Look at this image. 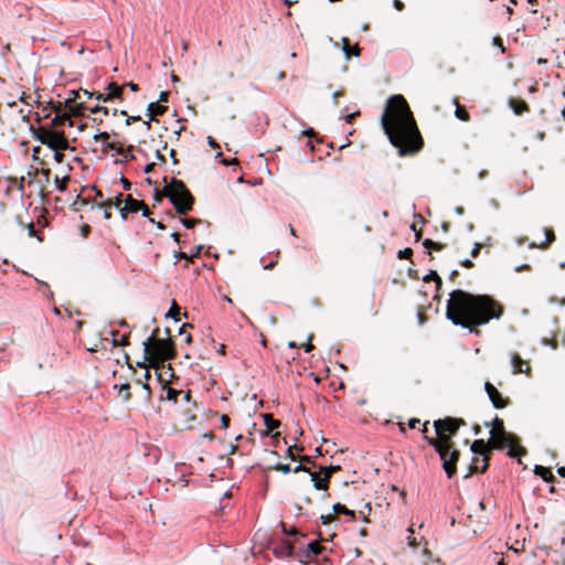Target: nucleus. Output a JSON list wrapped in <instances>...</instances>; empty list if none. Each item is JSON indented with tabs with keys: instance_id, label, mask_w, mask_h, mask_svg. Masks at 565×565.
I'll list each match as a JSON object with an SVG mask.
<instances>
[{
	"instance_id": "51",
	"label": "nucleus",
	"mask_w": 565,
	"mask_h": 565,
	"mask_svg": "<svg viewBox=\"0 0 565 565\" xmlns=\"http://www.w3.org/2000/svg\"><path fill=\"white\" fill-rule=\"evenodd\" d=\"M93 189L95 191V201H98V203L105 202L106 200H104V194L102 190L97 189L96 186H94Z\"/></svg>"
},
{
	"instance_id": "52",
	"label": "nucleus",
	"mask_w": 565,
	"mask_h": 565,
	"mask_svg": "<svg viewBox=\"0 0 565 565\" xmlns=\"http://www.w3.org/2000/svg\"><path fill=\"white\" fill-rule=\"evenodd\" d=\"M75 103H76V102H74V98L67 97V98L65 99L64 104H62V105H63V107L67 108V109H68V111H67V113H70V111H71V109L73 108V106H74V104H75Z\"/></svg>"
},
{
	"instance_id": "55",
	"label": "nucleus",
	"mask_w": 565,
	"mask_h": 565,
	"mask_svg": "<svg viewBox=\"0 0 565 565\" xmlns=\"http://www.w3.org/2000/svg\"><path fill=\"white\" fill-rule=\"evenodd\" d=\"M94 139H95L96 141H98V140L106 141V140H108V139H109V134H108V132H106V131L100 132V134H98V135H95Z\"/></svg>"
},
{
	"instance_id": "29",
	"label": "nucleus",
	"mask_w": 565,
	"mask_h": 565,
	"mask_svg": "<svg viewBox=\"0 0 565 565\" xmlns=\"http://www.w3.org/2000/svg\"><path fill=\"white\" fill-rule=\"evenodd\" d=\"M321 553V547L320 545L315 542V541H311L307 544V547H306V556H318L320 555Z\"/></svg>"
},
{
	"instance_id": "41",
	"label": "nucleus",
	"mask_w": 565,
	"mask_h": 565,
	"mask_svg": "<svg viewBox=\"0 0 565 565\" xmlns=\"http://www.w3.org/2000/svg\"><path fill=\"white\" fill-rule=\"evenodd\" d=\"M121 116H126V125L129 126L132 122L141 120L140 116H129L126 110H120Z\"/></svg>"
},
{
	"instance_id": "18",
	"label": "nucleus",
	"mask_w": 565,
	"mask_h": 565,
	"mask_svg": "<svg viewBox=\"0 0 565 565\" xmlns=\"http://www.w3.org/2000/svg\"><path fill=\"white\" fill-rule=\"evenodd\" d=\"M509 106L511 107V109L513 110V113L518 116L524 114V113H529L530 111V106L529 104L521 99V98H516V97H512L509 99Z\"/></svg>"
},
{
	"instance_id": "5",
	"label": "nucleus",
	"mask_w": 565,
	"mask_h": 565,
	"mask_svg": "<svg viewBox=\"0 0 565 565\" xmlns=\"http://www.w3.org/2000/svg\"><path fill=\"white\" fill-rule=\"evenodd\" d=\"M167 182V178H164ZM163 194L170 199L177 213L183 215L192 210L194 198L183 181L172 178L170 183H166Z\"/></svg>"
},
{
	"instance_id": "50",
	"label": "nucleus",
	"mask_w": 565,
	"mask_h": 565,
	"mask_svg": "<svg viewBox=\"0 0 565 565\" xmlns=\"http://www.w3.org/2000/svg\"><path fill=\"white\" fill-rule=\"evenodd\" d=\"M320 519H321L322 524H324V525H328L329 523H331L334 520L333 514H331V513L322 514L320 516Z\"/></svg>"
},
{
	"instance_id": "27",
	"label": "nucleus",
	"mask_w": 565,
	"mask_h": 565,
	"mask_svg": "<svg viewBox=\"0 0 565 565\" xmlns=\"http://www.w3.org/2000/svg\"><path fill=\"white\" fill-rule=\"evenodd\" d=\"M84 110H86V100L76 102L71 109L70 117H81L84 115Z\"/></svg>"
},
{
	"instance_id": "40",
	"label": "nucleus",
	"mask_w": 565,
	"mask_h": 565,
	"mask_svg": "<svg viewBox=\"0 0 565 565\" xmlns=\"http://www.w3.org/2000/svg\"><path fill=\"white\" fill-rule=\"evenodd\" d=\"M280 527H281V532L285 535L294 536V535L297 534V529L296 527L291 526V527L287 529V525L284 522H280Z\"/></svg>"
},
{
	"instance_id": "20",
	"label": "nucleus",
	"mask_w": 565,
	"mask_h": 565,
	"mask_svg": "<svg viewBox=\"0 0 565 565\" xmlns=\"http://www.w3.org/2000/svg\"><path fill=\"white\" fill-rule=\"evenodd\" d=\"M157 379L159 382H164L162 388L166 391V397H161L162 399L166 398L168 401H172L173 403L178 402V396L182 394L181 391L171 388L168 386V383L163 380L162 375L157 373Z\"/></svg>"
},
{
	"instance_id": "42",
	"label": "nucleus",
	"mask_w": 565,
	"mask_h": 565,
	"mask_svg": "<svg viewBox=\"0 0 565 565\" xmlns=\"http://www.w3.org/2000/svg\"><path fill=\"white\" fill-rule=\"evenodd\" d=\"M413 255V249H397L398 259H408Z\"/></svg>"
},
{
	"instance_id": "15",
	"label": "nucleus",
	"mask_w": 565,
	"mask_h": 565,
	"mask_svg": "<svg viewBox=\"0 0 565 565\" xmlns=\"http://www.w3.org/2000/svg\"><path fill=\"white\" fill-rule=\"evenodd\" d=\"M510 362H511L513 374L524 373L527 376H531V367L526 364V362L518 353H513L511 355Z\"/></svg>"
},
{
	"instance_id": "12",
	"label": "nucleus",
	"mask_w": 565,
	"mask_h": 565,
	"mask_svg": "<svg viewBox=\"0 0 565 565\" xmlns=\"http://www.w3.org/2000/svg\"><path fill=\"white\" fill-rule=\"evenodd\" d=\"M484 390L494 408L500 409L508 405L509 398L503 397L490 382L484 383Z\"/></svg>"
},
{
	"instance_id": "59",
	"label": "nucleus",
	"mask_w": 565,
	"mask_h": 565,
	"mask_svg": "<svg viewBox=\"0 0 565 565\" xmlns=\"http://www.w3.org/2000/svg\"><path fill=\"white\" fill-rule=\"evenodd\" d=\"M108 148L111 149V150H116V152L119 153V154H124L125 153V149L121 146L117 147L115 143H109Z\"/></svg>"
},
{
	"instance_id": "58",
	"label": "nucleus",
	"mask_w": 565,
	"mask_h": 565,
	"mask_svg": "<svg viewBox=\"0 0 565 565\" xmlns=\"http://www.w3.org/2000/svg\"><path fill=\"white\" fill-rule=\"evenodd\" d=\"M109 334L111 337L113 345H117V340L119 337V332L117 330H110Z\"/></svg>"
},
{
	"instance_id": "63",
	"label": "nucleus",
	"mask_w": 565,
	"mask_h": 565,
	"mask_svg": "<svg viewBox=\"0 0 565 565\" xmlns=\"http://www.w3.org/2000/svg\"><path fill=\"white\" fill-rule=\"evenodd\" d=\"M124 190L128 191L131 188V183L129 180H127L125 177H121L120 179Z\"/></svg>"
},
{
	"instance_id": "24",
	"label": "nucleus",
	"mask_w": 565,
	"mask_h": 565,
	"mask_svg": "<svg viewBox=\"0 0 565 565\" xmlns=\"http://www.w3.org/2000/svg\"><path fill=\"white\" fill-rule=\"evenodd\" d=\"M454 104L456 105L455 116L462 121H469L470 115L466 108L459 104L457 98L454 99Z\"/></svg>"
},
{
	"instance_id": "57",
	"label": "nucleus",
	"mask_w": 565,
	"mask_h": 565,
	"mask_svg": "<svg viewBox=\"0 0 565 565\" xmlns=\"http://www.w3.org/2000/svg\"><path fill=\"white\" fill-rule=\"evenodd\" d=\"M529 269H531V266L527 263H523V264L514 267V271H516V273L522 271V270H529Z\"/></svg>"
},
{
	"instance_id": "61",
	"label": "nucleus",
	"mask_w": 565,
	"mask_h": 565,
	"mask_svg": "<svg viewBox=\"0 0 565 565\" xmlns=\"http://www.w3.org/2000/svg\"><path fill=\"white\" fill-rule=\"evenodd\" d=\"M128 344V335L122 334L120 339L117 340V345L126 347Z\"/></svg>"
},
{
	"instance_id": "11",
	"label": "nucleus",
	"mask_w": 565,
	"mask_h": 565,
	"mask_svg": "<svg viewBox=\"0 0 565 565\" xmlns=\"http://www.w3.org/2000/svg\"><path fill=\"white\" fill-rule=\"evenodd\" d=\"M153 344H154V349H156L157 353L162 359L171 360L174 358V354H175L174 345L169 338H167V339L159 338L153 342Z\"/></svg>"
},
{
	"instance_id": "48",
	"label": "nucleus",
	"mask_w": 565,
	"mask_h": 565,
	"mask_svg": "<svg viewBox=\"0 0 565 565\" xmlns=\"http://www.w3.org/2000/svg\"><path fill=\"white\" fill-rule=\"evenodd\" d=\"M174 307H177V303L175 301L173 300L172 301V307L171 309L166 313V318H172L175 322H178L180 320L179 316L178 315H174L172 312V310L174 309Z\"/></svg>"
},
{
	"instance_id": "22",
	"label": "nucleus",
	"mask_w": 565,
	"mask_h": 565,
	"mask_svg": "<svg viewBox=\"0 0 565 565\" xmlns=\"http://www.w3.org/2000/svg\"><path fill=\"white\" fill-rule=\"evenodd\" d=\"M534 473L539 477H541L545 482L552 483L555 480V477L551 470V468L536 465L534 467Z\"/></svg>"
},
{
	"instance_id": "62",
	"label": "nucleus",
	"mask_w": 565,
	"mask_h": 565,
	"mask_svg": "<svg viewBox=\"0 0 565 565\" xmlns=\"http://www.w3.org/2000/svg\"><path fill=\"white\" fill-rule=\"evenodd\" d=\"M26 232H28V235H29V236H35V235H36V231H35V227H34V224H33V223H30V224L26 226Z\"/></svg>"
},
{
	"instance_id": "31",
	"label": "nucleus",
	"mask_w": 565,
	"mask_h": 565,
	"mask_svg": "<svg viewBox=\"0 0 565 565\" xmlns=\"http://www.w3.org/2000/svg\"><path fill=\"white\" fill-rule=\"evenodd\" d=\"M340 469V466H319V471L323 475V479L326 481H329L331 478V475L333 471H337Z\"/></svg>"
},
{
	"instance_id": "37",
	"label": "nucleus",
	"mask_w": 565,
	"mask_h": 565,
	"mask_svg": "<svg viewBox=\"0 0 565 565\" xmlns=\"http://www.w3.org/2000/svg\"><path fill=\"white\" fill-rule=\"evenodd\" d=\"M419 224H424V220L420 218L419 222L413 223L411 226L412 232L414 233L415 242H418V239L422 236V226Z\"/></svg>"
},
{
	"instance_id": "47",
	"label": "nucleus",
	"mask_w": 565,
	"mask_h": 565,
	"mask_svg": "<svg viewBox=\"0 0 565 565\" xmlns=\"http://www.w3.org/2000/svg\"><path fill=\"white\" fill-rule=\"evenodd\" d=\"M36 281L42 285L45 289H43V294L47 296V298L52 299L53 298V292L49 289V285L45 282V281H42V280H39L36 279Z\"/></svg>"
},
{
	"instance_id": "33",
	"label": "nucleus",
	"mask_w": 565,
	"mask_h": 565,
	"mask_svg": "<svg viewBox=\"0 0 565 565\" xmlns=\"http://www.w3.org/2000/svg\"><path fill=\"white\" fill-rule=\"evenodd\" d=\"M97 207L103 211L104 217L109 220L111 217V203L110 202H99L97 203Z\"/></svg>"
},
{
	"instance_id": "7",
	"label": "nucleus",
	"mask_w": 565,
	"mask_h": 565,
	"mask_svg": "<svg viewBox=\"0 0 565 565\" xmlns=\"http://www.w3.org/2000/svg\"><path fill=\"white\" fill-rule=\"evenodd\" d=\"M465 425L466 422L457 417H446L434 420L435 433L439 439L449 438L450 441H452L451 439L456 436L459 428Z\"/></svg>"
},
{
	"instance_id": "44",
	"label": "nucleus",
	"mask_w": 565,
	"mask_h": 565,
	"mask_svg": "<svg viewBox=\"0 0 565 565\" xmlns=\"http://www.w3.org/2000/svg\"><path fill=\"white\" fill-rule=\"evenodd\" d=\"M129 390H130V385L128 383H124L120 385V391L125 393V395H124L125 402L129 401V398H130Z\"/></svg>"
},
{
	"instance_id": "60",
	"label": "nucleus",
	"mask_w": 565,
	"mask_h": 565,
	"mask_svg": "<svg viewBox=\"0 0 565 565\" xmlns=\"http://www.w3.org/2000/svg\"><path fill=\"white\" fill-rule=\"evenodd\" d=\"M137 382L142 385V388L147 392L146 397H148L151 394L150 385L147 382H142L141 379H139Z\"/></svg>"
},
{
	"instance_id": "14",
	"label": "nucleus",
	"mask_w": 565,
	"mask_h": 565,
	"mask_svg": "<svg viewBox=\"0 0 565 565\" xmlns=\"http://www.w3.org/2000/svg\"><path fill=\"white\" fill-rule=\"evenodd\" d=\"M273 553L277 558H289L294 555V546L286 540H280L274 547Z\"/></svg>"
},
{
	"instance_id": "10",
	"label": "nucleus",
	"mask_w": 565,
	"mask_h": 565,
	"mask_svg": "<svg viewBox=\"0 0 565 565\" xmlns=\"http://www.w3.org/2000/svg\"><path fill=\"white\" fill-rule=\"evenodd\" d=\"M125 85H118L115 82H111L107 86V93L95 92V99L98 102H109L111 99H122Z\"/></svg>"
},
{
	"instance_id": "43",
	"label": "nucleus",
	"mask_w": 565,
	"mask_h": 565,
	"mask_svg": "<svg viewBox=\"0 0 565 565\" xmlns=\"http://www.w3.org/2000/svg\"><path fill=\"white\" fill-rule=\"evenodd\" d=\"M279 257V249L276 250L275 256L265 265H263L264 269H271L275 264L277 263V259Z\"/></svg>"
},
{
	"instance_id": "6",
	"label": "nucleus",
	"mask_w": 565,
	"mask_h": 565,
	"mask_svg": "<svg viewBox=\"0 0 565 565\" xmlns=\"http://www.w3.org/2000/svg\"><path fill=\"white\" fill-rule=\"evenodd\" d=\"M31 131L35 140L51 150H67L71 148L70 141L63 130L53 129L44 125L38 128L31 127Z\"/></svg>"
},
{
	"instance_id": "39",
	"label": "nucleus",
	"mask_w": 565,
	"mask_h": 565,
	"mask_svg": "<svg viewBox=\"0 0 565 565\" xmlns=\"http://www.w3.org/2000/svg\"><path fill=\"white\" fill-rule=\"evenodd\" d=\"M274 469L278 470V471H281L284 475H288V473L291 472V467L288 463H279V462H277L274 466Z\"/></svg>"
},
{
	"instance_id": "26",
	"label": "nucleus",
	"mask_w": 565,
	"mask_h": 565,
	"mask_svg": "<svg viewBox=\"0 0 565 565\" xmlns=\"http://www.w3.org/2000/svg\"><path fill=\"white\" fill-rule=\"evenodd\" d=\"M309 477H310V481L312 482V486L316 490H326L327 489L329 481H326L324 479L323 480L318 479L317 473L312 472V471H309Z\"/></svg>"
},
{
	"instance_id": "9",
	"label": "nucleus",
	"mask_w": 565,
	"mask_h": 565,
	"mask_svg": "<svg viewBox=\"0 0 565 565\" xmlns=\"http://www.w3.org/2000/svg\"><path fill=\"white\" fill-rule=\"evenodd\" d=\"M51 110L55 113L54 118L51 120V125L49 127H52L53 129H57L58 127L65 125V122L68 124V126H73L74 121L70 117L68 113L61 114L63 109V105L61 102H50Z\"/></svg>"
},
{
	"instance_id": "36",
	"label": "nucleus",
	"mask_w": 565,
	"mask_h": 565,
	"mask_svg": "<svg viewBox=\"0 0 565 565\" xmlns=\"http://www.w3.org/2000/svg\"><path fill=\"white\" fill-rule=\"evenodd\" d=\"M41 151H42L41 147H39V146L33 147L32 159H33V161L38 162L39 166H46V162L40 158Z\"/></svg>"
},
{
	"instance_id": "28",
	"label": "nucleus",
	"mask_w": 565,
	"mask_h": 565,
	"mask_svg": "<svg viewBox=\"0 0 565 565\" xmlns=\"http://www.w3.org/2000/svg\"><path fill=\"white\" fill-rule=\"evenodd\" d=\"M71 94L72 96H70L71 98H74V102H77V100H83V96H86V99H90V98H95V92L93 93H89L88 90L86 89H78V90H71Z\"/></svg>"
},
{
	"instance_id": "19",
	"label": "nucleus",
	"mask_w": 565,
	"mask_h": 565,
	"mask_svg": "<svg viewBox=\"0 0 565 565\" xmlns=\"http://www.w3.org/2000/svg\"><path fill=\"white\" fill-rule=\"evenodd\" d=\"M205 250V254L210 255V249H189V254L184 249H172V256L173 258L180 259V258H188V257H200L202 255V252Z\"/></svg>"
},
{
	"instance_id": "49",
	"label": "nucleus",
	"mask_w": 565,
	"mask_h": 565,
	"mask_svg": "<svg viewBox=\"0 0 565 565\" xmlns=\"http://www.w3.org/2000/svg\"><path fill=\"white\" fill-rule=\"evenodd\" d=\"M53 151H54V160H55V162L62 163L64 161V158H65V156L63 153L64 150H53Z\"/></svg>"
},
{
	"instance_id": "16",
	"label": "nucleus",
	"mask_w": 565,
	"mask_h": 565,
	"mask_svg": "<svg viewBox=\"0 0 565 565\" xmlns=\"http://www.w3.org/2000/svg\"><path fill=\"white\" fill-rule=\"evenodd\" d=\"M156 331H157V330H154V331L152 332L151 337H149L148 339H146V340L142 342V360L137 362V366H139V367H145V369H146V372H145V374H143V379H145V381H148V379L150 377V372H149V370L146 367V362H147V360H148V355H149V347H150V344L152 343V337H154Z\"/></svg>"
},
{
	"instance_id": "46",
	"label": "nucleus",
	"mask_w": 565,
	"mask_h": 565,
	"mask_svg": "<svg viewBox=\"0 0 565 565\" xmlns=\"http://www.w3.org/2000/svg\"><path fill=\"white\" fill-rule=\"evenodd\" d=\"M423 247H445V245L434 242L430 238H426L423 242Z\"/></svg>"
},
{
	"instance_id": "1",
	"label": "nucleus",
	"mask_w": 565,
	"mask_h": 565,
	"mask_svg": "<svg viewBox=\"0 0 565 565\" xmlns=\"http://www.w3.org/2000/svg\"><path fill=\"white\" fill-rule=\"evenodd\" d=\"M381 125L401 157L413 156L423 149L424 139L403 95H393L387 99Z\"/></svg>"
},
{
	"instance_id": "54",
	"label": "nucleus",
	"mask_w": 565,
	"mask_h": 565,
	"mask_svg": "<svg viewBox=\"0 0 565 565\" xmlns=\"http://www.w3.org/2000/svg\"><path fill=\"white\" fill-rule=\"evenodd\" d=\"M291 471H292V472H295V473H296V472H299V471H306V472H308V473H309V471H310V470H309L305 465H302V463L300 462L299 465H297V466H295L294 468H291Z\"/></svg>"
},
{
	"instance_id": "45",
	"label": "nucleus",
	"mask_w": 565,
	"mask_h": 565,
	"mask_svg": "<svg viewBox=\"0 0 565 565\" xmlns=\"http://www.w3.org/2000/svg\"><path fill=\"white\" fill-rule=\"evenodd\" d=\"M180 222L186 227V228H192L195 223H198L199 221L198 220H194V218H180Z\"/></svg>"
},
{
	"instance_id": "53",
	"label": "nucleus",
	"mask_w": 565,
	"mask_h": 565,
	"mask_svg": "<svg viewBox=\"0 0 565 565\" xmlns=\"http://www.w3.org/2000/svg\"><path fill=\"white\" fill-rule=\"evenodd\" d=\"M220 422L224 429H226L230 426V417L227 415H221Z\"/></svg>"
},
{
	"instance_id": "64",
	"label": "nucleus",
	"mask_w": 565,
	"mask_h": 565,
	"mask_svg": "<svg viewBox=\"0 0 565 565\" xmlns=\"http://www.w3.org/2000/svg\"><path fill=\"white\" fill-rule=\"evenodd\" d=\"M419 423H420V420H419L418 418L413 417V418H411V419L408 420V427H409L411 429H414V428H416V425H417V424H419Z\"/></svg>"
},
{
	"instance_id": "4",
	"label": "nucleus",
	"mask_w": 565,
	"mask_h": 565,
	"mask_svg": "<svg viewBox=\"0 0 565 565\" xmlns=\"http://www.w3.org/2000/svg\"><path fill=\"white\" fill-rule=\"evenodd\" d=\"M425 441L439 455L441 467L447 478L451 479L457 472L460 451L454 447V443L449 438L436 440L431 437H425Z\"/></svg>"
},
{
	"instance_id": "38",
	"label": "nucleus",
	"mask_w": 565,
	"mask_h": 565,
	"mask_svg": "<svg viewBox=\"0 0 565 565\" xmlns=\"http://www.w3.org/2000/svg\"><path fill=\"white\" fill-rule=\"evenodd\" d=\"M106 201L110 202L111 206L118 209L119 212L121 213V209L124 206V205H121L122 204V194L121 193L117 194L114 199H106Z\"/></svg>"
},
{
	"instance_id": "34",
	"label": "nucleus",
	"mask_w": 565,
	"mask_h": 565,
	"mask_svg": "<svg viewBox=\"0 0 565 565\" xmlns=\"http://www.w3.org/2000/svg\"><path fill=\"white\" fill-rule=\"evenodd\" d=\"M424 280L425 281L434 280L436 284L437 290L441 287V284H443L441 278L439 277V275L437 274L436 270H430L427 275H425Z\"/></svg>"
},
{
	"instance_id": "21",
	"label": "nucleus",
	"mask_w": 565,
	"mask_h": 565,
	"mask_svg": "<svg viewBox=\"0 0 565 565\" xmlns=\"http://www.w3.org/2000/svg\"><path fill=\"white\" fill-rule=\"evenodd\" d=\"M545 239L541 243L532 242L530 243L529 247H547L555 241V234L552 227H544L543 228Z\"/></svg>"
},
{
	"instance_id": "30",
	"label": "nucleus",
	"mask_w": 565,
	"mask_h": 565,
	"mask_svg": "<svg viewBox=\"0 0 565 565\" xmlns=\"http://www.w3.org/2000/svg\"><path fill=\"white\" fill-rule=\"evenodd\" d=\"M265 426L268 430H274L280 426V422L277 419H274L270 414H264L263 415Z\"/></svg>"
},
{
	"instance_id": "13",
	"label": "nucleus",
	"mask_w": 565,
	"mask_h": 565,
	"mask_svg": "<svg viewBox=\"0 0 565 565\" xmlns=\"http://www.w3.org/2000/svg\"><path fill=\"white\" fill-rule=\"evenodd\" d=\"M143 207V201L134 199L130 194L126 196L125 204L121 209V217L127 220L129 213H137Z\"/></svg>"
},
{
	"instance_id": "3",
	"label": "nucleus",
	"mask_w": 565,
	"mask_h": 565,
	"mask_svg": "<svg viewBox=\"0 0 565 565\" xmlns=\"http://www.w3.org/2000/svg\"><path fill=\"white\" fill-rule=\"evenodd\" d=\"M490 430L491 447L497 450L508 449L507 455L514 458L516 455H524L526 450L520 445L519 437L504 429V423L495 416Z\"/></svg>"
},
{
	"instance_id": "25",
	"label": "nucleus",
	"mask_w": 565,
	"mask_h": 565,
	"mask_svg": "<svg viewBox=\"0 0 565 565\" xmlns=\"http://www.w3.org/2000/svg\"><path fill=\"white\" fill-rule=\"evenodd\" d=\"M332 511L334 514H344L352 519L355 518V512L353 510L348 509L344 504H341L339 502L332 505Z\"/></svg>"
},
{
	"instance_id": "32",
	"label": "nucleus",
	"mask_w": 565,
	"mask_h": 565,
	"mask_svg": "<svg viewBox=\"0 0 565 565\" xmlns=\"http://www.w3.org/2000/svg\"><path fill=\"white\" fill-rule=\"evenodd\" d=\"M71 180V177L70 175H65L64 178L60 179L57 175H55L54 178V182H55V185H56V189L61 192H64L66 191L67 189V184Z\"/></svg>"
},
{
	"instance_id": "8",
	"label": "nucleus",
	"mask_w": 565,
	"mask_h": 565,
	"mask_svg": "<svg viewBox=\"0 0 565 565\" xmlns=\"http://www.w3.org/2000/svg\"><path fill=\"white\" fill-rule=\"evenodd\" d=\"M488 446H491V441L490 439L488 441H484L483 439H476L471 443L470 445V450L471 452L475 455V456H483V465L481 468H478L477 466H470L469 468V471L468 473L466 475V477H468L469 475L471 473H476V472H484L486 469L488 468L489 466V459H490V456L489 454H486L484 452V449L488 447Z\"/></svg>"
},
{
	"instance_id": "23",
	"label": "nucleus",
	"mask_w": 565,
	"mask_h": 565,
	"mask_svg": "<svg viewBox=\"0 0 565 565\" xmlns=\"http://www.w3.org/2000/svg\"><path fill=\"white\" fill-rule=\"evenodd\" d=\"M342 49L347 56H359L360 55V47L358 44L354 46H351L350 41L348 39L342 40Z\"/></svg>"
},
{
	"instance_id": "17",
	"label": "nucleus",
	"mask_w": 565,
	"mask_h": 565,
	"mask_svg": "<svg viewBox=\"0 0 565 565\" xmlns=\"http://www.w3.org/2000/svg\"><path fill=\"white\" fill-rule=\"evenodd\" d=\"M168 110V106L160 104L159 102H152L147 107V116L150 120L157 121V116H162Z\"/></svg>"
},
{
	"instance_id": "35",
	"label": "nucleus",
	"mask_w": 565,
	"mask_h": 565,
	"mask_svg": "<svg viewBox=\"0 0 565 565\" xmlns=\"http://www.w3.org/2000/svg\"><path fill=\"white\" fill-rule=\"evenodd\" d=\"M40 167H41L40 169L35 170V173L42 175L44 183H49L50 180H51V174H52L51 169L47 168V164L46 166H40Z\"/></svg>"
},
{
	"instance_id": "2",
	"label": "nucleus",
	"mask_w": 565,
	"mask_h": 565,
	"mask_svg": "<svg viewBox=\"0 0 565 565\" xmlns=\"http://www.w3.org/2000/svg\"><path fill=\"white\" fill-rule=\"evenodd\" d=\"M446 306V318L452 324L476 332L473 326L487 324L491 319H500L503 307L489 295H473L461 289L450 292Z\"/></svg>"
},
{
	"instance_id": "56",
	"label": "nucleus",
	"mask_w": 565,
	"mask_h": 565,
	"mask_svg": "<svg viewBox=\"0 0 565 565\" xmlns=\"http://www.w3.org/2000/svg\"><path fill=\"white\" fill-rule=\"evenodd\" d=\"M285 457L289 458L292 461L297 460V456L294 454L292 448L290 446L287 448Z\"/></svg>"
}]
</instances>
